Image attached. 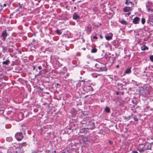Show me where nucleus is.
Returning a JSON list of instances; mask_svg holds the SVG:
<instances>
[{"label": "nucleus", "instance_id": "7", "mask_svg": "<svg viewBox=\"0 0 153 153\" xmlns=\"http://www.w3.org/2000/svg\"><path fill=\"white\" fill-rule=\"evenodd\" d=\"M113 35V34L110 33H109V36H105L106 39L107 40H110L112 39Z\"/></svg>", "mask_w": 153, "mask_h": 153}, {"label": "nucleus", "instance_id": "28", "mask_svg": "<svg viewBox=\"0 0 153 153\" xmlns=\"http://www.w3.org/2000/svg\"><path fill=\"white\" fill-rule=\"evenodd\" d=\"M7 6V5L6 4H4L3 6H2V8L4 7H6Z\"/></svg>", "mask_w": 153, "mask_h": 153}, {"label": "nucleus", "instance_id": "13", "mask_svg": "<svg viewBox=\"0 0 153 153\" xmlns=\"http://www.w3.org/2000/svg\"><path fill=\"white\" fill-rule=\"evenodd\" d=\"M138 150L140 152L143 153L144 151V147H143L142 148H140V147H139L138 149Z\"/></svg>", "mask_w": 153, "mask_h": 153}, {"label": "nucleus", "instance_id": "24", "mask_svg": "<svg viewBox=\"0 0 153 153\" xmlns=\"http://www.w3.org/2000/svg\"><path fill=\"white\" fill-rule=\"evenodd\" d=\"M131 14V13L130 12H129L128 13H126L125 15V16H129L130 15V14Z\"/></svg>", "mask_w": 153, "mask_h": 153}, {"label": "nucleus", "instance_id": "5", "mask_svg": "<svg viewBox=\"0 0 153 153\" xmlns=\"http://www.w3.org/2000/svg\"><path fill=\"white\" fill-rule=\"evenodd\" d=\"M140 20V18H139L137 17H136L133 19L132 22L135 24H138Z\"/></svg>", "mask_w": 153, "mask_h": 153}, {"label": "nucleus", "instance_id": "8", "mask_svg": "<svg viewBox=\"0 0 153 153\" xmlns=\"http://www.w3.org/2000/svg\"><path fill=\"white\" fill-rule=\"evenodd\" d=\"M73 17L74 19L76 20L79 19L80 16L76 13H74L73 14Z\"/></svg>", "mask_w": 153, "mask_h": 153}, {"label": "nucleus", "instance_id": "9", "mask_svg": "<svg viewBox=\"0 0 153 153\" xmlns=\"http://www.w3.org/2000/svg\"><path fill=\"white\" fill-rule=\"evenodd\" d=\"M132 10V9L131 7H126L124 8L123 9V10L125 12H128L130 11H131Z\"/></svg>", "mask_w": 153, "mask_h": 153}, {"label": "nucleus", "instance_id": "26", "mask_svg": "<svg viewBox=\"0 0 153 153\" xmlns=\"http://www.w3.org/2000/svg\"><path fill=\"white\" fill-rule=\"evenodd\" d=\"M42 67L41 66H39L38 67V69H39V70H41L42 69Z\"/></svg>", "mask_w": 153, "mask_h": 153}, {"label": "nucleus", "instance_id": "31", "mask_svg": "<svg viewBox=\"0 0 153 153\" xmlns=\"http://www.w3.org/2000/svg\"><path fill=\"white\" fill-rule=\"evenodd\" d=\"M100 38L101 39H102V38H103V37L102 36V35H100Z\"/></svg>", "mask_w": 153, "mask_h": 153}, {"label": "nucleus", "instance_id": "20", "mask_svg": "<svg viewBox=\"0 0 153 153\" xmlns=\"http://www.w3.org/2000/svg\"><path fill=\"white\" fill-rule=\"evenodd\" d=\"M97 51V49L95 48H93L91 50V52L92 53H96Z\"/></svg>", "mask_w": 153, "mask_h": 153}, {"label": "nucleus", "instance_id": "35", "mask_svg": "<svg viewBox=\"0 0 153 153\" xmlns=\"http://www.w3.org/2000/svg\"><path fill=\"white\" fill-rule=\"evenodd\" d=\"M150 11H153V9H151L150 10Z\"/></svg>", "mask_w": 153, "mask_h": 153}, {"label": "nucleus", "instance_id": "40", "mask_svg": "<svg viewBox=\"0 0 153 153\" xmlns=\"http://www.w3.org/2000/svg\"><path fill=\"white\" fill-rule=\"evenodd\" d=\"M119 67V66L118 65H117L116 66V67H117V68H118V67Z\"/></svg>", "mask_w": 153, "mask_h": 153}, {"label": "nucleus", "instance_id": "41", "mask_svg": "<svg viewBox=\"0 0 153 153\" xmlns=\"http://www.w3.org/2000/svg\"><path fill=\"white\" fill-rule=\"evenodd\" d=\"M74 9H76V7H74Z\"/></svg>", "mask_w": 153, "mask_h": 153}, {"label": "nucleus", "instance_id": "29", "mask_svg": "<svg viewBox=\"0 0 153 153\" xmlns=\"http://www.w3.org/2000/svg\"><path fill=\"white\" fill-rule=\"evenodd\" d=\"M2 48L3 50H6V49H5L6 48L2 46Z\"/></svg>", "mask_w": 153, "mask_h": 153}, {"label": "nucleus", "instance_id": "33", "mask_svg": "<svg viewBox=\"0 0 153 153\" xmlns=\"http://www.w3.org/2000/svg\"><path fill=\"white\" fill-rule=\"evenodd\" d=\"M82 49L83 50H86V48H82Z\"/></svg>", "mask_w": 153, "mask_h": 153}, {"label": "nucleus", "instance_id": "4", "mask_svg": "<svg viewBox=\"0 0 153 153\" xmlns=\"http://www.w3.org/2000/svg\"><path fill=\"white\" fill-rule=\"evenodd\" d=\"M96 68H97L100 71H106L105 66L104 65H103V66H101L100 67L98 66V65H96Z\"/></svg>", "mask_w": 153, "mask_h": 153}, {"label": "nucleus", "instance_id": "14", "mask_svg": "<svg viewBox=\"0 0 153 153\" xmlns=\"http://www.w3.org/2000/svg\"><path fill=\"white\" fill-rule=\"evenodd\" d=\"M131 3V5H134V4H133L132 2H131L129 0H126V2L125 3V4L128 5L129 4Z\"/></svg>", "mask_w": 153, "mask_h": 153}, {"label": "nucleus", "instance_id": "23", "mask_svg": "<svg viewBox=\"0 0 153 153\" xmlns=\"http://www.w3.org/2000/svg\"><path fill=\"white\" fill-rule=\"evenodd\" d=\"M150 60L152 62H153V55H151L149 57Z\"/></svg>", "mask_w": 153, "mask_h": 153}, {"label": "nucleus", "instance_id": "18", "mask_svg": "<svg viewBox=\"0 0 153 153\" xmlns=\"http://www.w3.org/2000/svg\"><path fill=\"white\" fill-rule=\"evenodd\" d=\"M105 111L107 113H108L110 111V109L108 107H106L105 108Z\"/></svg>", "mask_w": 153, "mask_h": 153}, {"label": "nucleus", "instance_id": "38", "mask_svg": "<svg viewBox=\"0 0 153 153\" xmlns=\"http://www.w3.org/2000/svg\"><path fill=\"white\" fill-rule=\"evenodd\" d=\"M119 94V92H117V93H116V94L117 95H118Z\"/></svg>", "mask_w": 153, "mask_h": 153}, {"label": "nucleus", "instance_id": "39", "mask_svg": "<svg viewBox=\"0 0 153 153\" xmlns=\"http://www.w3.org/2000/svg\"><path fill=\"white\" fill-rule=\"evenodd\" d=\"M81 82H85V81L84 80H81Z\"/></svg>", "mask_w": 153, "mask_h": 153}, {"label": "nucleus", "instance_id": "10", "mask_svg": "<svg viewBox=\"0 0 153 153\" xmlns=\"http://www.w3.org/2000/svg\"><path fill=\"white\" fill-rule=\"evenodd\" d=\"M21 148L20 147H18L16 149V153H21Z\"/></svg>", "mask_w": 153, "mask_h": 153}, {"label": "nucleus", "instance_id": "16", "mask_svg": "<svg viewBox=\"0 0 153 153\" xmlns=\"http://www.w3.org/2000/svg\"><path fill=\"white\" fill-rule=\"evenodd\" d=\"M6 140L8 142H11L13 140V138L11 137H8L6 138Z\"/></svg>", "mask_w": 153, "mask_h": 153}, {"label": "nucleus", "instance_id": "42", "mask_svg": "<svg viewBox=\"0 0 153 153\" xmlns=\"http://www.w3.org/2000/svg\"><path fill=\"white\" fill-rule=\"evenodd\" d=\"M130 116H129V118H130Z\"/></svg>", "mask_w": 153, "mask_h": 153}, {"label": "nucleus", "instance_id": "22", "mask_svg": "<svg viewBox=\"0 0 153 153\" xmlns=\"http://www.w3.org/2000/svg\"><path fill=\"white\" fill-rule=\"evenodd\" d=\"M56 33L59 35H60L62 33L59 30H56Z\"/></svg>", "mask_w": 153, "mask_h": 153}, {"label": "nucleus", "instance_id": "37", "mask_svg": "<svg viewBox=\"0 0 153 153\" xmlns=\"http://www.w3.org/2000/svg\"><path fill=\"white\" fill-rule=\"evenodd\" d=\"M35 66H34V67H33V70H35Z\"/></svg>", "mask_w": 153, "mask_h": 153}, {"label": "nucleus", "instance_id": "32", "mask_svg": "<svg viewBox=\"0 0 153 153\" xmlns=\"http://www.w3.org/2000/svg\"><path fill=\"white\" fill-rule=\"evenodd\" d=\"M109 143L111 144H112V142L111 141H109Z\"/></svg>", "mask_w": 153, "mask_h": 153}, {"label": "nucleus", "instance_id": "2", "mask_svg": "<svg viewBox=\"0 0 153 153\" xmlns=\"http://www.w3.org/2000/svg\"><path fill=\"white\" fill-rule=\"evenodd\" d=\"M15 137L18 141L21 140L23 138V136L22 133L19 132L16 133L15 135Z\"/></svg>", "mask_w": 153, "mask_h": 153}, {"label": "nucleus", "instance_id": "21", "mask_svg": "<svg viewBox=\"0 0 153 153\" xmlns=\"http://www.w3.org/2000/svg\"><path fill=\"white\" fill-rule=\"evenodd\" d=\"M91 75L93 77L96 78L97 77V74H92Z\"/></svg>", "mask_w": 153, "mask_h": 153}, {"label": "nucleus", "instance_id": "43", "mask_svg": "<svg viewBox=\"0 0 153 153\" xmlns=\"http://www.w3.org/2000/svg\"><path fill=\"white\" fill-rule=\"evenodd\" d=\"M0 9H1V8L0 7Z\"/></svg>", "mask_w": 153, "mask_h": 153}, {"label": "nucleus", "instance_id": "11", "mask_svg": "<svg viewBox=\"0 0 153 153\" xmlns=\"http://www.w3.org/2000/svg\"><path fill=\"white\" fill-rule=\"evenodd\" d=\"M10 63V61L9 59L6 60L5 61L3 62L2 64L4 65H8Z\"/></svg>", "mask_w": 153, "mask_h": 153}, {"label": "nucleus", "instance_id": "27", "mask_svg": "<svg viewBox=\"0 0 153 153\" xmlns=\"http://www.w3.org/2000/svg\"><path fill=\"white\" fill-rule=\"evenodd\" d=\"M93 39H97V37L96 36H93Z\"/></svg>", "mask_w": 153, "mask_h": 153}, {"label": "nucleus", "instance_id": "6", "mask_svg": "<svg viewBox=\"0 0 153 153\" xmlns=\"http://www.w3.org/2000/svg\"><path fill=\"white\" fill-rule=\"evenodd\" d=\"M152 6V4L149 1L146 3V7L148 11H150V10L151 9L150 7H151Z\"/></svg>", "mask_w": 153, "mask_h": 153}, {"label": "nucleus", "instance_id": "36", "mask_svg": "<svg viewBox=\"0 0 153 153\" xmlns=\"http://www.w3.org/2000/svg\"><path fill=\"white\" fill-rule=\"evenodd\" d=\"M89 87L91 88V89H92V91L93 90V88L91 86H89Z\"/></svg>", "mask_w": 153, "mask_h": 153}, {"label": "nucleus", "instance_id": "34", "mask_svg": "<svg viewBox=\"0 0 153 153\" xmlns=\"http://www.w3.org/2000/svg\"><path fill=\"white\" fill-rule=\"evenodd\" d=\"M150 16L152 17V19H153V15H150Z\"/></svg>", "mask_w": 153, "mask_h": 153}, {"label": "nucleus", "instance_id": "30", "mask_svg": "<svg viewBox=\"0 0 153 153\" xmlns=\"http://www.w3.org/2000/svg\"><path fill=\"white\" fill-rule=\"evenodd\" d=\"M132 153H138V152L137 151H134L132 152Z\"/></svg>", "mask_w": 153, "mask_h": 153}, {"label": "nucleus", "instance_id": "1", "mask_svg": "<svg viewBox=\"0 0 153 153\" xmlns=\"http://www.w3.org/2000/svg\"><path fill=\"white\" fill-rule=\"evenodd\" d=\"M88 127L87 128H82L80 130V132L81 133H86L87 132V129H93L94 128V123L92 122L89 123Z\"/></svg>", "mask_w": 153, "mask_h": 153}, {"label": "nucleus", "instance_id": "17", "mask_svg": "<svg viewBox=\"0 0 153 153\" xmlns=\"http://www.w3.org/2000/svg\"><path fill=\"white\" fill-rule=\"evenodd\" d=\"M120 22L124 25H126L127 24V22L124 20H122Z\"/></svg>", "mask_w": 153, "mask_h": 153}, {"label": "nucleus", "instance_id": "19", "mask_svg": "<svg viewBox=\"0 0 153 153\" xmlns=\"http://www.w3.org/2000/svg\"><path fill=\"white\" fill-rule=\"evenodd\" d=\"M141 23L142 24H144L145 23V22H146V20H145V19L143 18H142L141 19Z\"/></svg>", "mask_w": 153, "mask_h": 153}, {"label": "nucleus", "instance_id": "3", "mask_svg": "<svg viewBox=\"0 0 153 153\" xmlns=\"http://www.w3.org/2000/svg\"><path fill=\"white\" fill-rule=\"evenodd\" d=\"M8 34L6 30H4L2 31L1 36L2 37V39L3 41H5V40Z\"/></svg>", "mask_w": 153, "mask_h": 153}, {"label": "nucleus", "instance_id": "25", "mask_svg": "<svg viewBox=\"0 0 153 153\" xmlns=\"http://www.w3.org/2000/svg\"><path fill=\"white\" fill-rule=\"evenodd\" d=\"M134 120L135 121H138V119L137 117L134 118Z\"/></svg>", "mask_w": 153, "mask_h": 153}, {"label": "nucleus", "instance_id": "15", "mask_svg": "<svg viewBox=\"0 0 153 153\" xmlns=\"http://www.w3.org/2000/svg\"><path fill=\"white\" fill-rule=\"evenodd\" d=\"M141 49L142 51H145L146 50H148V48L145 45L143 46H142L141 48Z\"/></svg>", "mask_w": 153, "mask_h": 153}, {"label": "nucleus", "instance_id": "12", "mask_svg": "<svg viewBox=\"0 0 153 153\" xmlns=\"http://www.w3.org/2000/svg\"><path fill=\"white\" fill-rule=\"evenodd\" d=\"M131 69L130 68H127L125 71V73L126 74H128L131 73Z\"/></svg>", "mask_w": 153, "mask_h": 153}]
</instances>
